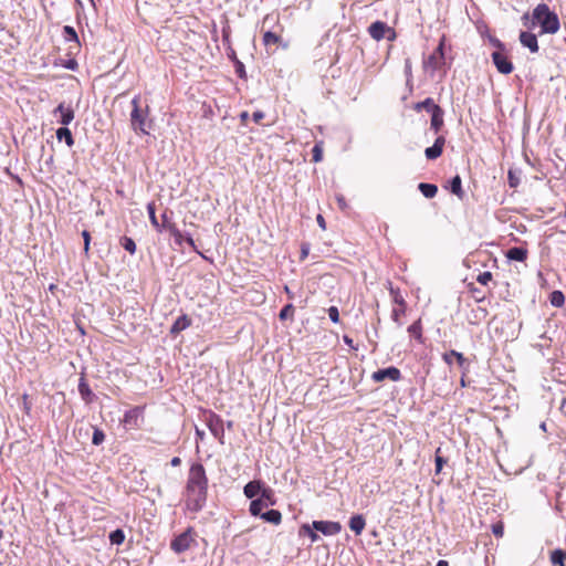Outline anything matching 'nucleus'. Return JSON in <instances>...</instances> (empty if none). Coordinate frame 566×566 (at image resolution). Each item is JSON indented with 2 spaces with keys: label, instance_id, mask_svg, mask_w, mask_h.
<instances>
[{
  "label": "nucleus",
  "instance_id": "nucleus-31",
  "mask_svg": "<svg viewBox=\"0 0 566 566\" xmlns=\"http://www.w3.org/2000/svg\"><path fill=\"white\" fill-rule=\"evenodd\" d=\"M147 212L149 216V221L151 226L158 231L161 232V223L158 222V219L156 217V206L155 202H149L147 205Z\"/></svg>",
  "mask_w": 566,
  "mask_h": 566
},
{
  "label": "nucleus",
  "instance_id": "nucleus-36",
  "mask_svg": "<svg viewBox=\"0 0 566 566\" xmlns=\"http://www.w3.org/2000/svg\"><path fill=\"white\" fill-rule=\"evenodd\" d=\"M551 304L555 307H562L565 303V296L562 291H554L549 296Z\"/></svg>",
  "mask_w": 566,
  "mask_h": 566
},
{
  "label": "nucleus",
  "instance_id": "nucleus-15",
  "mask_svg": "<svg viewBox=\"0 0 566 566\" xmlns=\"http://www.w3.org/2000/svg\"><path fill=\"white\" fill-rule=\"evenodd\" d=\"M518 40L524 48H527L532 53H537L539 50L537 35L531 31H521Z\"/></svg>",
  "mask_w": 566,
  "mask_h": 566
},
{
  "label": "nucleus",
  "instance_id": "nucleus-38",
  "mask_svg": "<svg viewBox=\"0 0 566 566\" xmlns=\"http://www.w3.org/2000/svg\"><path fill=\"white\" fill-rule=\"evenodd\" d=\"M260 499H263V502L268 503V505H274L276 503L274 492L271 488H263Z\"/></svg>",
  "mask_w": 566,
  "mask_h": 566
},
{
  "label": "nucleus",
  "instance_id": "nucleus-25",
  "mask_svg": "<svg viewBox=\"0 0 566 566\" xmlns=\"http://www.w3.org/2000/svg\"><path fill=\"white\" fill-rule=\"evenodd\" d=\"M408 333L415 337L419 344H423L424 343V338H423V327H422V321L421 318H418L416 322H413L409 327H408Z\"/></svg>",
  "mask_w": 566,
  "mask_h": 566
},
{
  "label": "nucleus",
  "instance_id": "nucleus-41",
  "mask_svg": "<svg viewBox=\"0 0 566 566\" xmlns=\"http://www.w3.org/2000/svg\"><path fill=\"white\" fill-rule=\"evenodd\" d=\"M323 159V143H316L312 149V160L319 163Z\"/></svg>",
  "mask_w": 566,
  "mask_h": 566
},
{
  "label": "nucleus",
  "instance_id": "nucleus-55",
  "mask_svg": "<svg viewBox=\"0 0 566 566\" xmlns=\"http://www.w3.org/2000/svg\"><path fill=\"white\" fill-rule=\"evenodd\" d=\"M235 72L239 75V77H245L244 65L241 62H238Z\"/></svg>",
  "mask_w": 566,
  "mask_h": 566
},
{
  "label": "nucleus",
  "instance_id": "nucleus-21",
  "mask_svg": "<svg viewBox=\"0 0 566 566\" xmlns=\"http://www.w3.org/2000/svg\"><path fill=\"white\" fill-rule=\"evenodd\" d=\"M528 251L522 247H514L506 251L505 256L512 261L524 262L527 259Z\"/></svg>",
  "mask_w": 566,
  "mask_h": 566
},
{
  "label": "nucleus",
  "instance_id": "nucleus-46",
  "mask_svg": "<svg viewBox=\"0 0 566 566\" xmlns=\"http://www.w3.org/2000/svg\"><path fill=\"white\" fill-rule=\"evenodd\" d=\"M492 533L495 537H502L504 534V524L502 522H497L492 525Z\"/></svg>",
  "mask_w": 566,
  "mask_h": 566
},
{
  "label": "nucleus",
  "instance_id": "nucleus-2",
  "mask_svg": "<svg viewBox=\"0 0 566 566\" xmlns=\"http://www.w3.org/2000/svg\"><path fill=\"white\" fill-rule=\"evenodd\" d=\"M522 22L528 29L539 27V34H555L559 31L560 22L557 13L546 4L538 3L532 11L522 15Z\"/></svg>",
  "mask_w": 566,
  "mask_h": 566
},
{
  "label": "nucleus",
  "instance_id": "nucleus-39",
  "mask_svg": "<svg viewBox=\"0 0 566 566\" xmlns=\"http://www.w3.org/2000/svg\"><path fill=\"white\" fill-rule=\"evenodd\" d=\"M125 541V534L122 530L117 528L109 534V542L115 545H120Z\"/></svg>",
  "mask_w": 566,
  "mask_h": 566
},
{
  "label": "nucleus",
  "instance_id": "nucleus-34",
  "mask_svg": "<svg viewBox=\"0 0 566 566\" xmlns=\"http://www.w3.org/2000/svg\"><path fill=\"white\" fill-rule=\"evenodd\" d=\"M462 180L459 175L454 176L452 180L450 181V190L452 193L458 196L459 198L463 197V190H462Z\"/></svg>",
  "mask_w": 566,
  "mask_h": 566
},
{
  "label": "nucleus",
  "instance_id": "nucleus-32",
  "mask_svg": "<svg viewBox=\"0 0 566 566\" xmlns=\"http://www.w3.org/2000/svg\"><path fill=\"white\" fill-rule=\"evenodd\" d=\"M440 106L434 104L433 99L428 97L426 98L424 101L422 102H419L415 105V109L416 111H421V109H426L427 112L429 113H432L436 111V108H439Z\"/></svg>",
  "mask_w": 566,
  "mask_h": 566
},
{
  "label": "nucleus",
  "instance_id": "nucleus-19",
  "mask_svg": "<svg viewBox=\"0 0 566 566\" xmlns=\"http://www.w3.org/2000/svg\"><path fill=\"white\" fill-rule=\"evenodd\" d=\"M442 359L444 360V363L449 366L452 365L453 360L457 361V364L461 367V368H464L465 365H467V358L463 356L462 353H459L454 349L450 350V352H447L442 355Z\"/></svg>",
  "mask_w": 566,
  "mask_h": 566
},
{
  "label": "nucleus",
  "instance_id": "nucleus-50",
  "mask_svg": "<svg viewBox=\"0 0 566 566\" xmlns=\"http://www.w3.org/2000/svg\"><path fill=\"white\" fill-rule=\"evenodd\" d=\"M184 241H186L191 248L193 251H196L198 254H200L202 258L207 259L198 249H197V245L192 239V237L188 235V237H184Z\"/></svg>",
  "mask_w": 566,
  "mask_h": 566
},
{
  "label": "nucleus",
  "instance_id": "nucleus-16",
  "mask_svg": "<svg viewBox=\"0 0 566 566\" xmlns=\"http://www.w3.org/2000/svg\"><path fill=\"white\" fill-rule=\"evenodd\" d=\"M53 114L55 116L57 114L60 115L59 122L64 126L71 124L75 117L74 109L70 105L66 106L64 103L59 104V106L53 111Z\"/></svg>",
  "mask_w": 566,
  "mask_h": 566
},
{
  "label": "nucleus",
  "instance_id": "nucleus-6",
  "mask_svg": "<svg viewBox=\"0 0 566 566\" xmlns=\"http://www.w3.org/2000/svg\"><path fill=\"white\" fill-rule=\"evenodd\" d=\"M368 34L375 41H380L382 39H387L388 41H394L396 39V31L394 28L387 25V23L382 21H375L368 27Z\"/></svg>",
  "mask_w": 566,
  "mask_h": 566
},
{
  "label": "nucleus",
  "instance_id": "nucleus-10",
  "mask_svg": "<svg viewBox=\"0 0 566 566\" xmlns=\"http://www.w3.org/2000/svg\"><path fill=\"white\" fill-rule=\"evenodd\" d=\"M206 423H207L209 430L211 431V433L220 441V443H223L224 429H223V421L220 418V416L210 411L206 416Z\"/></svg>",
  "mask_w": 566,
  "mask_h": 566
},
{
  "label": "nucleus",
  "instance_id": "nucleus-47",
  "mask_svg": "<svg viewBox=\"0 0 566 566\" xmlns=\"http://www.w3.org/2000/svg\"><path fill=\"white\" fill-rule=\"evenodd\" d=\"M327 312H328V316L333 323L339 322V312L336 306H331Z\"/></svg>",
  "mask_w": 566,
  "mask_h": 566
},
{
  "label": "nucleus",
  "instance_id": "nucleus-42",
  "mask_svg": "<svg viewBox=\"0 0 566 566\" xmlns=\"http://www.w3.org/2000/svg\"><path fill=\"white\" fill-rule=\"evenodd\" d=\"M441 453V449L438 448L436 450V457H434V462H436V474H439L441 471H442V468L443 465L446 464L447 460L440 455Z\"/></svg>",
  "mask_w": 566,
  "mask_h": 566
},
{
  "label": "nucleus",
  "instance_id": "nucleus-4",
  "mask_svg": "<svg viewBox=\"0 0 566 566\" xmlns=\"http://www.w3.org/2000/svg\"><path fill=\"white\" fill-rule=\"evenodd\" d=\"M132 113H130V124L132 128L135 132H140L143 134H148V130L146 129V119L149 115V107L146 106L145 109L140 108V96L136 95L132 99Z\"/></svg>",
  "mask_w": 566,
  "mask_h": 566
},
{
  "label": "nucleus",
  "instance_id": "nucleus-63",
  "mask_svg": "<svg viewBox=\"0 0 566 566\" xmlns=\"http://www.w3.org/2000/svg\"><path fill=\"white\" fill-rule=\"evenodd\" d=\"M436 566H449V563L447 560H439Z\"/></svg>",
  "mask_w": 566,
  "mask_h": 566
},
{
  "label": "nucleus",
  "instance_id": "nucleus-37",
  "mask_svg": "<svg viewBox=\"0 0 566 566\" xmlns=\"http://www.w3.org/2000/svg\"><path fill=\"white\" fill-rule=\"evenodd\" d=\"M119 243L127 252L135 254L137 248L135 241L132 238L125 235L120 238Z\"/></svg>",
  "mask_w": 566,
  "mask_h": 566
},
{
  "label": "nucleus",
  "instance_id": "nucleus-18",
  "mask_svg": "<svg viewBox=\"0 0 566 566\" xmlns=\"http://www.w3.org/2000/svg\"><path fill=\"white\" fill-rule=\"evenodd\" d=\"M191 326V318L187 314L180 315L171 325L170 334L176 336Z\"/></svg>",
  "mask_w": 566,
  "mask_h": 566
},
{
  "label": "nucleus",
  "instance_id": "nucleus-23",
  "mask_svg": "<svg viewBox=\"0 0 566 566\" xmlns=\"http://www.w3.org/2000/svg\"><path fill=\"white\" fill-rule=\"evenodd\" d=\"M78 392L86 403H91L93 401L94 394H93L92 389L90 388V385L86 381L85 377L80 378Z\"/></svg>",
  "mask_w": 566,
  "mask_h": 566
},
{
  "label": "nucleus",
  "instance_id": "nucleus-57",
  "mask_svg": "<svg viewBox=\"0 0 566 566\" xmlns=\"http://www.w3.org/2000/svg\"><path fill=\"white\" fill-rule=\"evenodd\" d=\"M316 221H317L318 226L321 227V229L326 230V221L322 214H318L316 217Z\"/></svg>",
  "mask_w": 566,
  "mask_h": 566
},
{
  "label": "nucleus",
  "instance_id": "nucleus-44",
  "mask_svg": "<svg viewBox=\"0 0 566 566\" xmlns=\"http://www.w3.org/2000/svg\"><path fill=\"white\" fill-rule=\"evenodd\" d=\"M492 279L493 275L489 271L482 272L476 276V281L482 285H488L492 281Z\"/></svg>",
  "mask_w": 566,
  "mask_h": 566
},
{
  "label": "nucleus",
  "instance_id": "nucleus-26",
  "mask_svg": "<svg viewBox=\"0 0 566 566\" xmlns=\"http://www.w3.org/2000/svg\"><path fill=\"white\" fill-rule=\"evenodd\" d=\"M431 128L438 133L443 126V111L441 107L431 113Z\"/></svg>",
  "mask_w": 566,
  "mask_h": 566
},
{
  "label": "nucleus",
  "instance_id": "nucleus-54",
  "mask_svg": "<svg viewBox=\"0 0 566 566\" xmlns=\"http://www.w3.org/2000/svg\"><path fill=\"white\" fill-rule=\"evenodd\" d=\"M252 118L255 123L259 124L264 118V113L262 111H256L253 113Z\"/></svg>",
  "mask_w": 566,
  "mask_h": 566
},
{
  "label": "nucleus",
  "instance_id": "nucleus-43",
  "mask_svg": "<svg viewBox=\"0 0 566 566\" xmlns=\"http://www.w3.org/2000/svg\"><path fill=\"white\" fill-rule=\"evenodd\" d=\"M507 181L511 188H516L520 185V176L517 171L510 169L507 174Z\"/></svg>",
  "mask_w": 566,
  "mask_h": 566
},
{
  "label": "nucleus",
  "instance_id": "nucleus-13",
  "mask_svg": "<svg viewBox=\"0 0 566 566\" xmlns=\"http://www.w3.org/2000/svg\"><path fill=\"white\" fill-rule=\"evenodd\" d=\"M169 231L170 235L174 238L175 243L181 245L184 242V234L177 228L176 223L171 221L168 217L167 211L161 214V231Z\"/></svg>",
  "mask_w": 566,
  "mask_h": 566
},
{
  "label": "nucleus",
  "instance_id": "nucleus-11",
  "mask_svg": "<svg viewBox=\"0 0 566 566\" xmlns=\"http://www.w3.org/2000/svg\"><path fill=\"white\" fill-rule=\"evenodd\" d=\"M491 56H492V61H493L496 70L501 74L506 75V74H510L513 72V70H514L513 63L511 62L507 54L505 53V50L504 51H494Z\"/></svg>",
  "mask_w": 566,
  "mask_h": 566
},
{
  "label": "nucleus",
  "instance_id": "nucleus-3",
  "mask_svg": "<svg viewBox=\"0 0 566 566\" xmlns=\"http://www.w3.org/2000/svg\"><path fill=\"white\" fill-rule=\"evenodd\" d=\"M444 45H446V35H442L439 41L438 46L422 62L423 70L426 72H429L431 75H433V73L436 71L441 70L446 64Z\"/></svg>",
  "mask_w": 566,
  "mask_h": 566
},
{
  "label": "nucleus",
  "instance_id": "nucleus-17",
  "mask_svg": "<svg viewBox=\"0 0 566 566\" xmlns=\"http://www.w3.org/2000/svg\"><path fill=\"white\" fill-rule=\"evenodd\" d=\"M444 145L446 138L443 136H439L431 147L426 148L424 155L427 159L434 160L439 158L443 153Z\"/></svg>",
  "mask_w": 566,
  "mask_h": 566
},
{
  "label": "nucleus",
  "instance_id": "nucleus-8",
  "mask_svg": "<svg viewBox=\"0 0 566 566\" xmlns=\"http://www.w3.org/2000/svg\"><path fill=\"white\" fill-rule=\"evenodd\" d=\"M275 22L279 28L277 32H272L270 30L263 32L262 36V43L263 45L269 49L273 45H282L284 49L287 48L286 43H283L282 40V32L284 31V27L280 23V17L279 14L275 15Z\"/></svg>",
  "mask_w": 566,
  "mask_h": 566
},
{
  "label": "nucleus",
  "instance_id": "nucleus-33",
  "mask_svg": "<svg viewBox=\"0 0 566 566\" xmlns=\"http://www.w3.org/2000/svg\"><path fill=\"white\" fill-rule=\"evenodd\" d=\"M265 506H268V503L263 502V499H256L250 503L249 511L253 516H261V511Z\"/></svg>",
  "mask_w": 566,
  "mask_h": 566
},
{
  "label": "nucleus",
  "instance_id": "nucleus-5",
  "mask_svg": "<svg viewBox=\"0 0 566 566\" xmlns=\"http://www.w3.org/2000/svg\"><path fill=\"white\" fill-rule=\"evenodd\" d=\"M389 294L392 300V310H391V319L395 324L398 326L402 325V318L406 316L407 313V302L401 294L400 290L398 287H394L391 283L389 284Z\"/></svg>",
  "mask_w": 566,
  "mask_h": 566
},
{
  "label": "nucleus",
  "instance_id": "nucleus-64",
  "mask_svg": "<svg viewBox=\"0 0 566 566\" xmlns=\"http://www.w3.org/2000/svg\"><path fill=\"white\" fill-rule=\"evenodd\" d=\"M196 433H197V436H198L200 439H203V436H205V432H203V431H200L199 429H197Z\"/></svg>",
  "mask_w": 566,
  "mask_h": 566
},
{
  "label": "nucleus",
  "instance_id": "nucleus-12",
  "mask_svg": "<svg viewBox=\"0 0 566 566\" xmlns=\"http://www.w3.org/2000/svg\"><path fill=\"white\" fill-rule=\"evenodd\" d=\"M386 379H389L395 382L399 381L401 379L400 370L395 366H390L385 369H378L377 371H374L371 374V380L375 382H381Z\"/></svg>",
  "mask_w": 566,
  "mask_h": 566
},
{
  "label": "nucleus",
  "instance_id": "nucleus-52",
  "mask_svg": "<svg viewBox=\"0 0 566 566\" xmlns=\"http://www.w3.org/2000/svg\"><path fill=\"white\" fill-rule=\"evenodd\" d=\"M469 290L471 293H473V296L478 302H482L484 300V295H479L480 291L474 287L473 284H469Z\"/></svg>",
  "mask_w": 566,
  "mask_h": 566
},
{
  "label": "nucleus",
  "instance_id": "nucleus-24",
  "mask_svg": "<svg viewBox=\"0 0 566 566\" xmlns=\"http://www.w3.org/2000/svg\"><path fill=\"white\" fill-rule=\"evenodd\" d=\"M262 490V482L254 480L245 484L243 492L248 499H253L258 494H261Z\"/></svg>",
  "mask_w": 566,
  "mask_h": 566
},
{
  "label": "nucleus",
  "instance_id": "nucleus-60",
  "mask_svg": "<svg viewBox=\"0 0 566 566\" xmlns=\"http://www.w3.org/2000/svg\"><path fill=\"white\" fill-rule=\"evenodd\" d=\"M76 66H77V63L74 60H70L69 63L66 64V67L70 70H75Z\"/></svg>",
  "mask_w": 566,
  "mask_h": 566
},
{
  "label": "nucleus",
  "instance_id": "nucleus-61",
  "mask_svg": "<svg viewBox=\"0 0 566 566\" xmlns=\"http://www.w3.org/2000/svg\"><path fill=\"white\" fill-rule=\"evenodd\" d=\"M284 292L286 293L287 297L292 300L294 297L293 292L290 290L287 285L284 286Z\"/></svg>",
  "mask_w": 566,
  "mask_h": 566
},
{
  "label": "nucleus",
  "instance_id": "nucleus-56",
  "mask_svg": "<svg viewBox=\"0 0 566 566\" xmlns=\"http://www.w3.org/2000/svg\"><path fill=\"white\" fill-rule=\"evenodd\" d=\"M343 340L345 344H347L348 346H350L354 350H357L358 347L354 345V342L353 339L348 336V335H344L343 336Z\"/></svg>",
  "mask_w": 566,
  "mask_h": 566
},
{
  "label": "nucleus",
  "instance_id": "nucleus-40",
  "mask_svg": "<svg viewBox=\"0 0 566 566\" xmlns=\"http://www.w3.org/2000/svg\"><path fill=\"white\" fill-rule=\"evenodd\" d=\"M295 308L293 304H286L280 312L279 317L281 321H285L287 318H293Z\"/></svg>",
  "mask_w": 566,
  "mask_h": 566
},
{
  "label": "nucleus",
  "instance_id": "nucleus-27",
  "mask_svg": "<svg viewBox=\"0 0 566 566\" xmlns=\"http://www.w3.org/2000/svg\"><path fill=\"white\" fill-rule=\"evenodd\" d=\"M261 518L274 525H279L282 522V514L277 510H270L262 513Z\"/></svg>",
  "mask_w": 566,
  "mask_h": 566
},
{
  "label": "nucleus",
  "instance_id": "nucleus-28",
  "mask_svg": "<svg viewBox=\"0 0 566 566\" xmlns=\"http://www.w3.org/2000/svg\"><path fill=\"white\" fill-rule=\"evenodd\" d=\"M418 188L420 192L428 199L434 198L438 192V187L433 184L420 182Z\"/></svg>",
  "mask_w": 566,
  "mask_h": 566
},
{
  "label": "nucleus",
  "instance_id": "nucleus-1",
  "mask_svg": "<svg viewBox=\"0 0 566 566\" xmlns=\"http://www.w3.org/2000/svg\"><path fill=\"white\" fill-rule=\"evenodd\" d=\"M208 476L201 463H192L189 468L186 488L185 506L191 513L203 509L208 497Z\"/></svg>",
  "mask_w": 566,
  "mask_h": 566
},
{
  "label": "nucleus",
  "instance_id": "nucleus-45",
  "mask_svg": "<svg viewBox=\"0 0 566 566\" xmlns=\"http://www.w3.org/2000/svg\"><path fill=\"white\" fill-rule=\"evenodd\" d=\"M105 440V434L101 429H95L92 437V442L95 446L101 444Z\"/></svg>",
  "mask_w": 566,
  "mask_h": 566
},
{
  "label": "nucleus",
  "instance_id": "nucleus-62",
  "mask_svg": "<svg viewBox=\"0 0 566 566\" xmlns=\"http://www.w3.org/2000/svg\"><path fill=\"white\" fill-rule=\"evenodd\" d=\"M240 118H241V122H242L243 124H245V122H247V120H248V118H249V113H248V112H242V113L240 114Z\"/></svg>",
  "mask_w": 566,
  "mask_h": 566
},
{
  "label": "nucleus",
  "instance_id": "nucleus-35",
  "mask_svg": "<svg viewBox=\"0 0 566 566\" xmlns=\"http://www.w3.org/2000/svg\"><path fill=\"white\" fill-rule=\"evenodd\" d=\"M566 552L563 549H555L551 554V562L553 565L565 566Z\"/></svg>",
  "mask_w": 566,
  "mask_h": 566
},
{
  "label": "nucleus",
  "instance_id": "nucleus-30",
  "mask_svg": "<svg viewBox=\"0 0 566 566\" xmlns=\"http://www.w3.org/2000/svg\"><path fill=\"white\" fill-rule=\"evenodd\" d=\"M298 534H300V536H305V535L308 536L311 538L312 543H315V542H317L319 539V536L317 535V533L313 528V524L312 525L303 524L300 527Z\"/></svg>",
  "mask_w": 566,
  "mask_h": 566
},
{
  "label": "nucleus",
  "instance_id": "nucleus-49",
  "mask_svg": "<svg viewBox=\"0 0 566 566\" xmlns=\"http://www.w3.org/2000/svg\"><path fill=\"white\" fill-rule=\"evenodd\" d=\"M336 202L340 210H346L348 208L347 201L343 195L336 196Z\"/></svg>",
  "mask_w": 566,
  "mask_h": 566
},
{
  "label": "nucleus",
  "instance_id": "nucleus-53",
  "mask_svg": "<svg viewBox=\"0 0 566 566\" xmlns=\"http://www.w3.org/2000/svg\"><path fill=\"white\" fill-rule=\"evenodd\" d=\"M491 43L493 44V46H495L497 50L496 51H504L505 50V46L504 44L496 38H492L491 39Z\"/></svg>",
  "mask_w": 566,
  "mask_h": 566
},
{
  "label": "nucleus",
  "instance_id": "nucleus-7",
  "mask_svg": "<svg viewBox=\"0 0 566 566\" xmlns=\"http://www.w3.org/2000/svg\"><path fill=\"white\" fill-rule=\"evenodd\" d=\"M193 535L195 533L192 528H187L184 533L179 534L171 541L170 548L177 554L188 551L195 543Z\"/></svg>",
  "mask_w": 566,
  "mask_h": 566
},
{
  "label": "nucleus",
  "instance_id": "nucleus-9",
  "mask_svg": "<svg viewBox=\"0 0 566 566\" xmlns=\"http://www.w3.org/2000/svg\"><path fill=\"white\" fill-rule=\"evenodd\" d=\"M145 407H134L125 412L123 418L124 426L129 430H136L140 428L144 420Z\"/></svg>",
  "mask_w": 566,
  "mask_h": 566
},
{
  "label": "nucleus",
  "instance_id": "nucleus-20",
  "mask_svg": "<svg viewBox=\"0 0 566 566\" xmlns=\"http://www.w3.org/2000/svg\"><path fill=\"white\" fill-rule=\"evenodd\" d=\"M63 35L65 41L71 42L70 50H80L81 43L78 40V35L75 29L71 25H65L63 28Z\"/></svg>",
  "mask_w": 566,
  "mask_h": 566
},
{
  "label": "nucleus",
  "instance_id": "nucleus-59",
  "mask_svg": "<svg viewBox=\"0 0 566 566\" xmlns=\"http://www.w3.org/2000/svg\"><path fill=\"white\" fill-rule=\"evenodd\" d=\"M170 464H171L172 467H179V465L181 464V460H180V458H179V457H174V458L171 459V461H170Z\"/></svg>",
  "mask_w": 566,
  "mask_h": 566
},
{
  "label": "nucleus",
  "instance_id": "nucleus-58",
  "mask_svg": "<svg viewBox=\"0 0 566 566\" xmlns=\"http://www.w3.org/2000/svg\"><path fill=\"white\" fill-rule=\"evenodd\" d=\"M308 255V247L306 244L302 245L301 250V260H304Z\"/></svg>",
  "mask_w": 566,
  "mask_h": 566
},
{
  "label": "nucleus",
  "instance_id": "nucleus-29",
  "mask_svg": "<svg viewBox=\"0 0 566 566\" xmlns=\"http://www.w3.org/2000/svg\"><path fill=\"white\" fill-rule=\"evenodd\" d=\"M56 138L59 140L64 139L69 147H72L74 145V138H73L72 132L67 127L59 128L56 130Z\"/></svg>",
  "mask_w": 566,
  "mask_h": 566
},
{
  "label": "nucleus",
  "instance_id": "nucleus-48",
  "mask_svg": "<svg viewBox=\"0 0 566 566\" xmlns=\"http://www.w3.org/2000/svg\"><path fill=\"white\" fill-rule=\"evenodd\" d=\"M82 237H83V240H84V251L87 254L88 251H90L91 234H90L88 231L84 230L82 232Z\"/></svg>",
  "mask_w": 566,
  "mask_h": 566
},
{
  "label": "nucleus",
  "instance_id": "nucleus-51",
  "mask_svg": "<svg viewBox=\"0 0 566 566\" xmlns=\"http://www.w3.org/2000/svg\"><path fill=\"white\" fill-rule=\"evenodd\" d=\"M22 400H23V409H24V412L27 415H30V411H31V402L29 400V395L28 394H24L22 396Z\"/></svg>",
  "mask_w": 566,
  "mask_h": 566
},
{
  "label": "nucleus",
  "instance_id": "nucleus-22",
  "mask_svg": "<svg viewBox=\"0 0 566 566\" xmlns=\"http://www.w3.org/2000/svg\"><path fill=\"white\" fill-rule=\"evenodd\" d=\"M349 528L355 533V535H360L366 526V520L361 514L353 515L349 518Z\"/></svg>",
  "mask_w": 566,
  "mask_h": 566
},
{
  "label": "nucleus",
  "instance_id": "nucleus-14",
  "mask_svg": "<svg viewBox=\"0 0 566 566\" xmlns=\"http://www.w3.org/2000/svg\"><path fill=\"white\" fill-rule=\"evenodd\" d=\"M313 528L324 535H336L342 531V525L333 521H314Z\"/></svg>",
  "mask_w": 566,
  "mask_h": 566
}]
</instances>
